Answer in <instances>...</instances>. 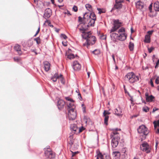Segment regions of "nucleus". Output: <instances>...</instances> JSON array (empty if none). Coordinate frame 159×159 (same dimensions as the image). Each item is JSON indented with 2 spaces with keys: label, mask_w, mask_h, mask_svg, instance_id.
<instances>
[{
  "label": "nucleus",
  "mask_w": 159,
  "mask_h": 159,
  "mask_svg": "<svg viewBox=\"0 0 159 159\" xmlns=\"http://www.w3.org/2000/svg\"><path fill=\"white\" fill-rule=\"evenodd\" d=\"M88 27H84L83 26V27L79 29L80 31H83L82 33L83 34H82V37L83 38L86 39V43H84L83 45L85 46L87 45H93L94 44L96 41V38L95 36L92 35L90 32H85L84 31L87 29Z\"/></svg>",
  "instance_id": "f257e3e1"
},
{
  "label": "nucleus",
  "mask_w": 159,
  "mask_h": 159,
  "mask_svg": "<svg viewBox=\"0 0 159 159\" xmlns=\"http://www.w3.org/2000/svg\"><path fill=\"white\" fill-rule=\"evenodd\" d=\"M112 132L111 133L110 137L112 138L111 145L112 148H115L117 147L119 143V140L120 139L119 133L118 131H121L120 129L116 128L111 129Z\"/></svg>",
  "instance_id": "f03ea898"
},
{
  "label": "nucleus",
  "mask_w": 159,
  "mask_h": 159,
  "mask_svg": "<svg viewBox=\"0 0 159 159\" xmlns=\"http://www.w3.org/2000/svg\"><path fill=\"white\" fill-rule=\"evenodd\" d=\"M84 21L87 20L88 23L86 27L88 28L90 26H94L95 20H96V17L94 13L92 12L89 15L87 13L84 14Z\"/></svg>",
  "instance_id": "7ed1b4c3"
},
{
  "label": "nucleus",
  "mask_w": 159,
  "mask_h": 159,
  "mask_svg": "<svg viewBox=\"0 0 159 159\" xmlns=\"http://www.w3.org/2000/svg\"><path fill=\"white\" fill-rule=\"evenodd\" d=\"M137 130L138 133L142 136V137L141 138V141L145 139L146 135L149 133V131L146 127L142 125L139 127Z\"/></svg>",
  "instance_id": "20e7f679"
},
{
  "label": "nucleus",
  "mask_w": 159,
  "mask_h": 159,
  "mask_svg": "<svg viewBox=\"0 0 159 159\" xmlns=\"http://www.w3.org/2000/svg\"><path fill=\"white\" fill-rule=\"evenodd\" d=\"M127 35L125 33L120 34V35L115 33H112L110 34L111 40L114 42L116 41L117 39L123 41L126 38Z\"/></svg>",
  "instance_id": "39448f33"
},
{
  "label": "nucleus",
  "mask_w": 159,
  "mask_h": 159,
  "mask_svg": "<svg viewBox=\"0 0 159 159\" xmlns=\"http://www.w3.org/2000/svg\"><path fill=\"white\" fill-rule=\"evenodd\" d=\"M125 79L131 83H133L139 80V77L136 76L133 72L128 73L125 76Z\"/></svg>",
  "instance_id": "423d86ee"
},
{
  "label": "nucleus",
  "mask_w": 159,
  "mask_h": 159,
  "mask_svg": "<svg viewBox=\"0 0 159 159\" xmlns=\"http://www.w3.org/2000/svg\"><path fill=\"white\" fill-rule=\"evenodd\" d=\"M49 8H48L45 10L43 16L44 18L46 19L43 25L46 26H49L50 25V20L49 19V18L50 17V12L49 11Z\"/></svg>",
  "instance_id": "0eeeda50"
},
{
  "label": "nucleus",
  "mask_w": 159,
  "mask_h": 159,
  "mask_svg": "<svg viewBox=\"0 0 159 159\" xmlns=\"http://www.w3.org/2000/svg\"><path fill=\"white\" fill-rule=\"evenodd\" d=\"M77 114L76 111L73 108L68 111V118L70 120H75Z\"/></svg>",
  "instance_id": "6e6552de"
},
{
  "label": "nucleus",
  "mask_w": 159,
  "mask_h": 159,
  "mask_svg": "<svg viewBox=\"0 0 159 159\" xmlns=\"http://www.w3.org/2000/svg\"><path fill=\"white\" fill-rule=\"evenodd\" d=\"M140 149L143 152H145L147 153H149L150 152L151 148L148 144L146 142H144L140 146Z\"/></svg>",
  "instance_id": "1a4fd4ad"
},
{
  "label": "nucleus",
  "mask_w": 159,
  "mask_h": 159,
  "mask_svg": "<svg viewBox=\"0 0 159 159\" xmlns=\"http://www.w3.org/2000/svg\"><path fill=\"white\" fill-rule=\"evenodd\" d=\"M121 23L119 22V20H114L113 26L110 30V33L116 31L117 29L121 26Z\"/></svg>",
  "instance_id": "9d476101"
},
{
  "label": "nucleus",
  "mask_w": 159,
  "mask_h": 159,
  "mask_svg": "<svg viewBox=\"0 0 159 159\" xmlns=\"http://www.w3.org/2000/svg\"><path fill=\"white\" fill-rule=\"evenodd\" d=\"M65 104V102L61 99H59L57 101V106L59 110H61L63 108Z\"/></svg>",
  "instance_id": "9b49d317"
},
{
  "label": "nucleus",
  "mask_w": 159,
  "mask_h": 159,
  "mask_svg": "<svg viewBox=\"0 0 159 159\" xmlns=\"http://www.w3.org/2000/svg\"><path fill=\"white\" fill-rule=\"evenodd\" d=\"M145 96L147 102H152L154 101L155 97L152 95H149L148 93H146Z\"/></svg>",
  "instance_id": "f8f14e48"
},
{
  "label": "nucleus",
  "mask_w": 159,
  "mask_h": 159,
  "mask_svg": "<svg viewBox=\"0 0 159 159\" xmlns=\"http://www.w3.org/2000/svg\"><path fill=\"white\" fill-rule=\"evenodd\" d=\"M72 66L75 70H80L81 67L80 65L77 61H74L73 63Z\"/></svg>",
  "instance_id": "ddd939ff"
},
{
  "label": "nucleus",
  "mask_w": 159,
  "mask_h": 159,
  "mask_svg": "<svg viewBox=\"0 0 159 159\" xmlns=\"http://www.w3.org/2000/svg\"><path fill=\"white\" fill-rule=\"evenodd\" d=\"M115 114L117 116L119 117H122V110L120 107H118V108H116L115 109Z\"/></svg>",
  "instance_id": "4468645a"
},
{
  "label": "nucleus",
  "mask_w": 159,
  "mask_h": 159,
  "mask_svg": "<svg viewBox=\"0 0 159 159\" xmlns=\"http://www.w3.org/2000/svg\"><path fill=\"white\" fill-rule=\"evenodd\" d=\"M14 49L17 52L19 55H21L22 54V52L21 50L20 46L18 44L16 45L14 47Z\"/></svg>",
  "instance_id": "2eb2a0df"
},
{
  "label": "nucleus",
  "mask_w": 159,
  "mask_h": 159,
  "mask_svg": "<svg viewBox=\"0 0 159 159\" xmlns=\"http://www.w3.org/2000/svg\"><path fill=\"white\" fill-rule=\"evenodd\" d=\"M44 69L46 72L50 70V63L47 61H45L43 62Z\"/></svg>",
  "instance_id": "dca6fc26"
},
{
  "label": "nucleus",
  "mask_w": 159,
  "mask_h": 159,
  "mask_svg": "<svg viewBox=\"0 0 159 159\" xmlns=\"http://www.w3.org/2000/svg\"><path fill=\"white\" fill-rule=\"evenodd\" d=\"M122 3H119L116 2L115 4L114 5L111 11L114 10L115 9H119L122 8Z\"/></svg>",
  "instance_id": "f3484780"
},
{
  "label": "nucleus",
  "mask_w": 159,
  "mask_h": 159,
  "mask_svg": "<svg viewBox=\"0 0 159 159\" xmlns=\"http://www.w3.org/2000/svg\"><path fill=\"white\" fill-rule=\"evenodd\" d=\"M136 6L137 8L141 9L143 8L144 4L140 1H138L136 3Z\"/></svg>",
  "instance_id": "a211bd4d"
},
{
  "label": "nucleus",
  "mask_w": 159,
  "mask_h": 159,
  "mask_svg": "<svg viewBox=\"0 0 159 159\" xmlns=\"http://www.w3.org/2000/svg\"><path fill=\"white\" fill-rule=\"evenodd\" d=\"M112 155L115 159L119 158L120 155V152L118 151H114L112 152Z\"/></svg>",
  "instance_id": "6ab92c4d"
},
{
  "label": "nucleus",
  "mask_w": 159,
  "mask_h": 159,
  "mask_svg": "<svg viewBox=\"0 0 159 159\" xmlns=\"http://www.w3.org/2000/svg\"><path fill=\"white\" fill-rule=\"evenodd\" d=\"M62 76V75H60L59 76L57 74L55 73L54 75V76L52 77L51 80H52L53 81L56 82L57 79H59L60 77H61Z\"/></svg>",
  "instance_id": "aec40b11"
},
{
  "label": "nucleus",
  "mask_w": 159,
  "mask_h": 159,
  "mask_svg": "<svg viewBox=\"0 0 159 159\" xmlns=\"http://www.w3.org/2000/svg\"><path fill=\"white\" fill-rule=\"evenodd\" d=\"M67 107H68V110L71 109V108H73V109H75V106L74 105V103L73 102H70L67 103Z\"/></svg>",
  "instance_id": "412c9836"
},
{
  "label": "nucleus",
  "mask_w": 159,
  "mask_h": 159,
  "mask_svg": "<svg viewBox=\"0 0 159 159\" xmlns=\"http://www.w3.org/2000/svg\"><path fill=\"white\" fill-rule=\"evenodd\" d=\"M154 9L156 11H159V2H156L154 4Z\"/></svg>",
  "instance_id": "4be33fe9"
},
{
  "label": "nucleus",
  "mask_w": 159,
  "mask_h": 159,
  "mask_svg": "<svg viewBox=\"0 0 159 159\" xmlns=\"http://www.w3.org/2000/svg\"><path fill=\"white\" fill-rule=\"evenodd\" d=\"M70 129L72 131L75 132L78 130V128L76 124H72L70 125Z\"/></svg>",
  "instance_id": "5701e85b"
},
{
  "label": "nucleus",
  "mask_w": 159,
  "mask_h": 159,
  "mask_svg": "<svg viewBox=\"0 0 159 159\" xmlns=\"http://www.w3.org/2000/svg\"><path fill=\"white\" fill-rule=\"evenodd\" d=\"M150 37L149 35H146L144 40V42L148 43H150Z\"/></svg>",
  "instance_id": "b1692460"
},
{
  "label": "nucleus",
  "mask_w": 159,
  "mask_h": 159,
  "mask_svg": "<svg viewBox=\"0 0 159 159\" xmlns=\"http://www.w3.org/2000/svg\"><path fill=\"white\" fill-rule=\"evenodd\" d=\"M78 19L79 21V22H81L82 24H83L84 25L86 23V22L87 21V20H86V21H84V18L83 19L80 16H79L78 17Z\"/></svg>",
  "instance_id": "393cba45"
},
{
  "label": "nucleus",
  "mask_w": 159,
  "mask_h": 159,
  "mask_svg": "<svg viewBox=\"0 0 159 159\" xmlns=\"http://www.w3.org/2000/svg\"><path fill=\"white\" fill-rule=\"evenodd\" d=\"M129 48L130 51H133L134 48V44L130 42L129 43Z\"/></svg>",
  "instance_id": "a878e982"
},
{
  "label": "nucleus",
  "mask_w": 159,
  "mask_h": 159,
  "mask_svg": "<svg viewBox=\"0 0 159 159\" xmlns=\"http://www.w3.org/2000/svg\"><path fill=\"white\" fill-rule=\"evenodd\" d=\"M97 10L99 11L98 13L99 14H101L102 13H104L106 12V10L103 8H98Z\"/></svg>",
  "instance_id": "bb28decb"
},
{
  "label": "nucleus",
  "mask_w": 159,
  "mask_h": 159,
  "mask_svg": "<svg viewBox=\"0 0 159 159\" xmlns=\"http://www.w3.org/2000/svg\"><path fill=\"white\" fill-rule=\"evenodd\" d=\"M105 117L104 119V123L106 125L108 124V121L109 119V116H103Z\"/></svg>",
  "instance_id": "cd10ccee"
},
{
  "label": "nucleus",
  "mask_w": 159,
  "mask_h": 159,
  "mask_svg": "<svg viewBox=\"0 0 159 159\" xmlns=\"http://www.w3.org/2000/svg\"><path fill=\"white\" fill-rule=\"evenodd\" d=\"M104 155H103L102 154L101 152H99L97 155V159H104L103 158Z\"/></svg>",
  "instance_id": "c85d7f7f"
},
{
  "label": "nucleus",
  "mask_w": 159,
  "mask_h": 159,
  "mask_svg": "<svg viewBox=\"0 0 159 159\" xmlns=\"http://www.w3.org/2000/svg\"><path fill=\"white\" fill-rule=\"evenodd\" d=\"M85 6L86 9L89 11H90L92 10V6L90 4H86Z\"/></svg>",
  "instance_id": "c756f323"
},
{
  "label": "nucleus",
  "mask_w": 159,
  "mask_h": 159,
  "mask_svg": "<svg viewBox=\"0 0 159 159\" xmlns=\"http://www.w3.org/2000/svg\"><path fill=\"white\" fill-rule=\"evenodd\" d=\"M153 124L154 125V127L156 128L157 126H159V120L157 121H155L153 122Z\"/></svg>",
  "instance_id": "7c9ffc66"
},
{
  "label": "nucleus",
  "mask_w": 159,
  "mask_h": 159,
  "mask_svg": "<svg viewBox=\"0 0 159 159\" xmlns=\"http://www.w3.org/2000/svg\"><path fill=\"white\" fill-rule=\"evenodd\" d=\"M55 157V153L50 150V158H54Z\"/></svg>",
  "instance_id": "2f4dec72"
},
{
  "label": "nucleus",
  "mask_w": 159,
  "mask_h": 159,
  "mask_svg": "<svg viewBox=\"0 0 159 159\" xmlns=\"http://www.w3.org/2000/svg\"><path fill=\"white\" fill-rule=\"evenodd\" d=\"M92 53L95 55H98L100 53V51L98 49H95L92 52Z\"/></svg>",
  "instance_id": "473e14b6"
},
{
  "label": "nucleus",
  "mask_w": 159,
  "mask_h": 159,
  "mask_svg": "<svg viewBox=\"0 0 159 159\" xmlns=\"http://www.w3.org/2000/svg\"><path fill=\"white\" fill-rule=\"evenodd\" d=\"M73 138V137L72 136H70L69 138V139H70V141L69 142V144L70 145H72V144H73V140H71V139Z\"/></svg>",
  "instance_id": "72a5a7b5"
},
{
  "label": "nucleus",
  "mask_w": 159,
  "mask_h": 159,
  "mask_svg": "<svg viewBox=\"0 0 159 159\" xmlns=\"http://www.w3.org/2000/svg\"><path fill=\"white\" fill-rule=\"evenodd\" d=\"M34 40L36 41L37 44H39L40 43V39L39 37L34 39Z\"/></svg>",
  "instance_id": "f704fd0d"
},
{
  "label": "nucleus",
  "mask_w": 159,
  "mask_h": 159,
  "mask_svg": "<svg viewBox=\"0 0 159 159\" xmlns=\"http://www.w3.org/2000/svg\"><path fill=\"white\" fill-rule=\"evenodd\" d=\"M110 114V113L108 111L105 110L103 113V116H108Z\"/></svg>",
  "instance_id": "c9c22d12"
},
{
  "label": "nucleus",
  "mask_w": 159,
  "mask_h": 159,
  "mask_svg": "<svg viewBox=\"0 0 159 159\" xmlns=\"http://www.w3.org/2000/svg\"><path fill=\"white\" fill-rule=\"evenodd\" d=\"M67 57L69 59H73L74 58V56L73 55V54H71L69 55Z\"/></svg>",
  "instance_id": "e433bc0d"
},
{
  "label": "nucleus",
  "mask_w": 159,
  "mask_h": 159,
  "mask_svg": "<svg viewBox=\"0 0 159 159\" xmlns=\"http://www.w3.org/2000/svg\"><path fill=\"white\" fill-rule=\"evenodd\" d=\"M143 111H145V112H147L149 111V108L147 107H143Z\"/></svg>",
  "instance_id": "4c0bfd02"
},
{
  "label": "nucleus",
  "mask_w": 159,
  "mask_h": 159,
  "mask_svg": "<svg viewBox=\"0 0 159 159\" xmlns=\"http://www.w3.org/2000/svg\"><path fill=\"white\" fill-rule=\"evenodd\" d=\"M61 37L65 39H66L67 38L66 36L64 34H61Z\"/></svg>",
  "instance_id": "58836bf2"
},
{
  "label": "nucleus",
  "mask_w": 159,
  "mask_h": 159,
  "mask_svg": "<svg viewBox=\"0 0 159 159\" xmlns=\"http://www.w3.org/2000/svg\"><path fill=\"white\" fill-rule=\"evenodd\" d=\"M125 31V29L124 28H123V27L121 28L118 30L119 33L124 32Z\"/></svg>",
  "instance_id": "ea45409f"
},
{
  "label": "nucleus",
  "mask_w": 159,
  "mask_h": 159,
  "mask_svg": "<svg viewBox=\"0 0 159 159\" xmlns=\"http://www.w3.org/2000/svg\"><path fill=\"white\" fill-rule=\"evenodd\" d=\"M66 100H68V101H69L70 102H73V99H71V98H70L69 97H66Z\"/></svg>",
  "instance_id": "a19ab883"
},
{
  "label": "nucleus",
  "mask_w": 159,
  "mask_h": 159,
  "mask_svg": "<svg viewBox=\"0 0 159 159\" xmlns=\"http://www.w3.org/2000/svg\"><path fill=\"white\" fill-rule=\"evenodd\" d=\"M73 9L75 12H76L78 10L77 7L75 6H74L73 7Z\"/></svg>",
  "instance_id": "79ce46f5"
},
{
  "label": "nucleus",
  "mask_w": 159,
  "mask_h": 159,
  "mask_svg": "<svg viewBox=\"0 0 159 159\" xmlns=\"http://www.w3.org/2000/svg\"><path fill=\"white\" fill-rule=\"evenodd\" d=\"M84 129V128L82 127L81 128H78V130L79 131V132H81Z\"/></svg>",
  "instance_id": "37998d69"
},
{
  "label": "nucleus",
  "mask_w": 159,
  "mask_h": 159,
  "mask_svg": "<svg viewBox=\"0 0 159 159\" xmlns=\"http://www.w3.org/2000/svg\"><path fill=\"white\" fill-rule=\"evenodd\" d=\"M123 0H116V2L118 3H121L123 2Z\"/></svg>",
  "instance_id": "c03bdc74"
},
{
  "label": "nucleus",
  "mask_w": 159,
  "mask_h": 159,
  "mask_svg": "<svg viewBox=\"0 0 159 159\" xmlns=\"http://www.w3.org/2000/svg\"><path fill=\"white\" fill-rule=\"evenodd\" d=\"M154 49V48L152 47H151L149 48H148V51L149 53H150Z\"/></svg>",
  "instance_id": "a18cd8bd"
},
{
  "label": "nucleus",
  "mask_w": 159,
  "mask_h": 159,
  "mask_svg": "<svg viewBox=\"0 0 159 159\" xmlns=\"http://www.w3.org/2000/svg\"><path fill=\"white\" fill-rule=\"evenodd\" d=\"M153 32V30L148 31L147 32V34H147V35H149L150 36V35L152 34Z\"/></svg>",
  "instance_id": "49530a36"
},
{
  "label": "nucleus",
  "mask_w": 159,
  "mask_h": 159,
  "mask_svg": "<svg viewBox=\"0 0 159 159\" xmlns=\"http://www.w3.org/2000/svg\"><path fill=\"white\" fill-rule=\"evenodd\" d=\"M155 83L156 84H159V77H157L155 80Z\"/></svg>",
  "instance_id": "de8ad7c7"
},
{
  "label": "nucleus",
  "mask_w": 159,
  "mask_h": 159,
  "mask_svg": "<svg viewBox=\"0 0 159 159\" xmlns=\"http://www.w3.org/2000/svg\"><path fill=\"white\" fill-rule=\"evenodd\" d=\"M159 64V59L158 60V61H157L156 63V65L155 66V68H157L158 67Z\"/></svg>",
  "instance_id": "09e8293b"
},
{
  "label": "nucleus",
  "mask_w": 159,
  "mask_h": 159,
  "mask_svg": "<svg viewBox=\"0 0 159 159\" xmlns=\"http://www.w3.org/2000/svg\"><path fill=\"white\" fill-rule=\"evenodd\" d=\"M14 61H19V59L17 57H14Z\"/></svg>",
  "instance_id": "8fccbe9b"
},
{
  "label": "nucleus",
  "mask_w": 159,
  "mask_h": 159,
  "mask_svg": "<svg viewBox=\"0 0 159 159\" xmlns=\"http://www.w3.org/2000/svg\"><path fill=\"white\" fill-rule=\"evenodd\" d=\"M78 96L79 98L80 99V100H82V98L81 97V94H80V93H78Z\"/></svg>",
  "instance_id": "3c124183"
},
{
  "label": "nucleus",
  "mask_w": 159,
  "mask_h": 159,
  "mask_svg": "<svg viewBox=\"0 0 159 159\" xmlns=\"http://www.w3.org/2000/svg\"><path fill=\"white\" fill-rule=\"evenodd\" d=\"M105 156L106 157V159H110L109 156L108 155H106L105 154H104V156Z\"/></svg>",
  "instance_id": "603ef678"
},
{
  "label": "nucleus",
  "mask_w": 159,
  "mask_h": 159,
  "mask_svg": "<svg viewBox=\"0 0 159 159\" xmlns=\"http://www.w3.org/2000/svg\"><path fill=\"white\" fill-rule=\"evenodd\" d=\"M59 79H60V80H61V82L62 83H63V84L64 83V82L63 81V78L62 77V76H61V77H60V78Z\"/></svg>",
  "instance_id": "864d4df0"
},
{
  "label": "nucleus",
  "mask_w": 159,
  "mask_h": 159,
  "mask_svg": "<svg viewBox=\"0 0 159 159\" xmlns=\"http://www.w3.org/2000/svg\"><path fill=\"white\" fill-rule=\"evenodd\" d=\"M158 108L156 107H154L153 109L152 112H154L155 111L158 110Z\"/></svg>",
  "instance_id": "5fc2aeb1"
},
{
  "label": "nucleus",
  "mask_w": 159,
  "mask_h": 159,
  "mask_svg": "<svg viewBox=\"0 0 159 159\" xmlns=\"http://www.w3.org/2000/svg\"><path fill=\"white\" fill-rule=\"evenodd\" d=\"M62 43L63 45L65 46H66L67 45V44L66 43V42H64L63 41L62 42Z\"/></svg>",
  "instance_id": "6e6d98bb"
},
{
  "label": "nucleus",
  "mask_w": 159,
  "mask_h": 159,
  "mask_svg": "<svg viewBox=\"0 0 159 159\" xmlns=\"http://www.w3.org/2000/svg\"><path fill=\"white\" fill-rule=\"evenodd\" d=\"M72 152V153L73 154L72 155V157H73L75 154H76L78 153V152Z\"/></svg>",
  "instance_id": "4d7b16f0"
},
{
  "label": "nucleus",
  "mask_w": 159,
  "mask_h": 159,
  "mask_svg": "<svg viewBox=\"0 0 159 159\" xmlns=\"http://www.w3.org/2000/svg\"><path fill=\"white\" fill-rule=\"evenodd\" d=\"M150 84H151V86H152V87H154L153 82L151 80H150Z\"/></svg>",
  "instance_id": "13d9d810"
},
{
  "label": "nucleus",
  "mask_w": 159,
  "mask_h": 159,
  "mask_svg": "<svg viewBox=\"0 0 159 159\" xmlns=\"http://www.w3.org/2000/svg\"><path fill=\"white\" fill-rule=\"evenodd\" d=\"M112 58H113V61H114V62L115 63L116 61H115V59L114 55L113 54L112 55Z\"/></svg>",
  "instance_id": "bf43d9fd"
},
{
  "label": "nucleus",
  "mask_w": 159,
  "mask_h": 159,
  "mask_svg": "<svg viewBox=\"0 0 159 159\" xmlns=\"http://www.w3.org/2000/svg\"><path fill=\"white\" fill-rule=\"evenodd\" d=\"M54 29L57 32V33H58L59 30V29H57L55 28H54Z\"/></svg>",
  "instance_id": "052dcab7"
},
{
  "label": "nucleus",
  "mask_w": 159,
  "mask_h": 159,
  "mask_svg": "<svg viewBox=\"0 0 159 159\" xmlns=\"http://www.w3.org/2000/svg\"><path fill=\"white\" fill-rule=\"evenodd\" d=\"M90 74V72H87V75H88V78L89 77Z\"/></svg>",
  "instance_id": "680f3d73"
},
{
  "label": "nucleus",
  "mask_w": 159,
  "mask_h": 159,
  "mask_svg": "<svg viewBox=\"0 0 159 159\" xmlns=\"http://www.w3.org/2000/svg\"><path fill=\"white\" fill-rule=\"evenodd\" d=\"M152 7V5L151 4H150L149 7V10H150V11H151V10Z\"/></svg>",
  "instance_id": "e2e57ef3"
},
{
  "label": "nucleus",
  "mask_w": 159,
  "mask_h": 159,
  "mask_svg": "<svg viewBox=\"0 0 159 159\" xmlns=\"http://www.w3.org/2000/svg\"><path fill=\"white\" fill-rule=\"evenodd\" d=\"M158 143L157 141H156V148H157V146L158 145Z\"/></svg>",
  "instance_id": "0e129e2a"
},
{
  "label": "nucleus",
  "mask_w": 159,
  "mask_h": 159,
  "mask_svg": "<svg viewBox=\"0 0 159 159\" xmlns=\"http://www.w3.org/2000/svg\"><path fill=\"white\" fill-rule=\"evenodd\" d=\"M156 133L159 134V129H157L156 131Z\"/></svg>",
  "instance_id": "69168bd1"
},
{
  "label": "nucleus",
  "mask_w": 159,
  "mask_h": 159,
  "mask_svg": "<svg viewBox=\"0 0 159 159\" xmlns=\"http://www.w3.org/2000/svg\"><path fill=\"white\" fill-rule=\"evenodd\" d=\"M54 0H50V1H51V2H52V3L53 4H54Z\"/></svg>",
  "instance_id": "338daca9"
},
{
  "label": "nucleus",
  "mask_w": 159,
  "mask_h": 159,
  "mask_svg": "<svg viewBox=\"0 0 159 159\" xmlns=\"http://www.w3.org/2000/svg\"><path fill=\"white\" fill-rule=\"evenodd\" d=\"M39 31H40V27H39L38 28V30H37V32L38 33H39Z\"/></svg>",
  "instance_id": "774afa93"
}]
</instances>
